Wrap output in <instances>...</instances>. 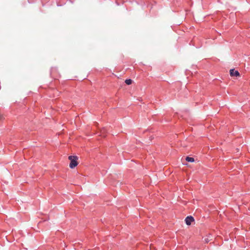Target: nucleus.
<instances>
[{"label":"nucleus","mask_w":250,"mask_h":250,"mask_svg":"<svg viewBox=\"0 0 250 250\" xmlns=\"http://www.w3.org/2000/svg\"><path fill=\"white\" fill-rule=\"evenodd\" d=\"M105 131H106V130H105V129L104 128L102 130H101L100 135L103 136V137H105L104 134L105 133Z\"/></svg>","instance_id":"6"},{"label":"nucleus","mask_w":250,"mask_h":250,"mask_svg":"<svg viewBox=\"0 0 250 250\" xmlns=\"http://www.w3.org/2000/svg\"><path fill=\"white\" fill-rule=\"evenodd\" d=\"M208 239H207V240H206V242H208Z\"/></svg>","instance_id":"8"},{"label":"nucleus","mask_w":250,"mask_h":250,"mask_svg":"<svg viewBox=\"0 0 250 250\" xmlns=\"http://www.w3.org/2000/svg\"><path fill=\"white\" fill-rule=\"evenodd\" d=\"M78 159L77 156H69L68 157V159L70 161L69 167L71 168H73L78 165V163L77 161Z\"/></svg>","instance_id":"1"},{"label":"nucleus","mask_w":250,"mask_h":250,"mask_svg":"<svg viewBox=\"0 0 250 250\" xmlns=\"http://www.w3.org/2000/svg\"><path fill=\"white\" fill-rule=\"evenodd\" d=\"M208 239H207V240H206V242H208Z\"/></svg>","instance_id":"9"},{"label":"nucleus","mask_w":250,"mask_h":250,"mask_svg":"<svg viewBox=\"0 0 250 250\" xmlns=\"http://www.w3.org/2000/svg\"><path fill=\"white\" fill-rule=\"evenodd\" d=\"M230 75L232 77L233 76H239L240 74L238 71L234 70V69H232L230 70Z\"/></svg>","instance_id":"3"},{"label":"nucleus","mask_w":250,"mask_h":250,"mask_svg":"<svg viewBox=\"0 0 250 250\" xmlns=\"http://www.w3.org/2000/svg\"><path fill=\"white\" fill-rule=\"evenodd\" d=\"M186 160L188 162H194V159L192 157H187L186 158Z\"/></svg>","instance_id":"4"},{"label":"nucleus","mask_w":250,"mask_h":250,"mask_svg":"<svg viewBox=\"0 0 250 250\" xmlns=\"http://www.w3.org/2000/svg\"><path fill=\"white\" fill-rule=\"evenodd\" d=\"M194 220L193 217L191 216H188L185 219V222L187 225H190L191 222L194 221Z\"/></svg>","instance_id":"2"},{"label":"nucleus","mask_w":250,"mask_h":250,"mask_svg":"<svg viewBox=\"0 0 250 250\" xmlns=\"http://www.w3.org/2000/svg\"><path fill=\"white\" fill-rule=\"evenodd\" d=\"M3 117L2 115L0 114V121L3 120Z\"/></svg>","instance_id":"7"},{"label":"nucleus","mask_w":250,"mask_h":250,"mask_svg":"<svg viewBox=\"0 0 250 250\" xmlns=\"http://www.w3.org/2000/svg\"><path fill=\"white\" fill-rule=\"evenodd\" d=\"M125 83L127 85H130L132 83V81L131 79H127L125 81Z\"/></svg>","instance_id":"5"}]
</instances>
